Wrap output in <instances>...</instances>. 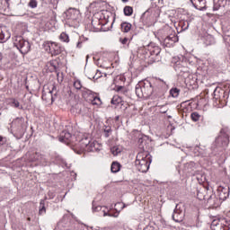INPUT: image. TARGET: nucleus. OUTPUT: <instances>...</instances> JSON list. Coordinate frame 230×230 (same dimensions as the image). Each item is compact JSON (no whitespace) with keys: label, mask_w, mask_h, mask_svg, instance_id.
Returning <instances> with one entry per match:
<instances>
[{"label":"nucleus","mask_w":230,"mask_h":230,"mask_svg":"<svg viewBox=\"0 0 230 230\" xmlns=\"http://www.w3.org/2000/svg\"><path fill=\"white\" fill-rule=\"evenodd\" d=\"M121 31L123 33H128L132 30V24L130 22H124L120 24Z\"/></svg>","instance_id":"b1692460"},{"label":"nucleus","mask_w":230,"mask_h":230,"mask_svg":"<svg viewBox=\"0 0 230 230\" xmlns=\"http://www.w3.org/2000/svg\"><path fill=\"white\" fill-rule=\"evenodd\" d=\"M59 40H61V42H69V35H67L66 32H62L59 35Z\"/></svg>","instance_id":"f704fd0d"},{"label":"nucleus","mask_w":230,"mask_h":230,"mask_svg":"<svg viewBox=\"0 0 230 230\" xmlns=\"http://www.w3.org/2000/svg\"><path fill=\"white\" fill-rule=\"evenodd\" d=\"M94 20L92 21V26H94Z\"/></svg>","instance_id":"680f3d73"},{"label":"nucleus","mask_w":230,"mask_h":230,"mask_svg":"<svg viewBox=\"0 0 230 230\" xmlns=\"http://www.w3.org/2000/svg\"><path fill=\"white\" fill-rule=\"evenodd\" d=\"M207 203L209 208H218L220 206V199H217V195L211 194L207 196Z\"/></svg>","instance_id":"a211bd4d"},{"label":"nucleus","mask_w":230,"mask_h":230,"mask_svg":"<svg viewBox=\"0 0 230 230\" xmlns=\"http://www.w3.org/2000/svg\"><path fill=\"white\" fill-rule=\"evenodd\" d=\"M38 161L40 163H46V158L44 157V155L42 154H40V158L38 159Z\"/></svg>","instance_id":"c03bdc74"},{"label":"nucleus","mask_w":230,"mask_h":230,"mask_svg":"<svg viewBox=\"0 0 230 230\" xmlns=\"http://www.w3.org/2000/svg\"><path fill=\"white\" fill-rule=\"evenodd\" d=\"M160 82H164V81L160 79Z\"/></svg>","instance_id":"69168bd1"},{"label":"nucleus","mask_w":230,"mask_h":230,"mask_svg":"<svg viewBox=\"0 0 230 230\" xmlns=\"http://www.w3.org/2000/svg\"><path fill=\"white\" fill-rule=\"evenodd\" d=\"M111 170L112 173H118V172H119V170H121V164L118 163V162H113L111 164Z\"/></svg>","instance_id":"a878e982"},{"label":"nucleus","mask_w":230,"mask_h":230,"mask_svg":"<svg viewBox=\"0 0 230 230\" xmlns=\"http://www.w3.org/2000/svg\"><path fill=\"white\" fill-rule=\"evenodd\" d=\"M111 152L112 155H118V154H121V149L118 146H113L111 148Z\"/></svg>","instance_id":"4c0bfd02"},{"label":"nucleus","mask_w":230,"mask_h":230,"mask_svg":"<svg viewBox=\"0 0 230 230\" xmlns=\"http://www.w3.org/2000/svg\"><path fill=\"white\" fill-rule=\"evenodd\" d=\"M127 42H128V38H124V39L121 40V44H127Z\"/></svg>","instance_id":"603ef678"},{"label":"nucleus","mask_w":230,"mask_h":230,"mask_svg":"<svg viewBox=\"0 0 230 230\" xmlns=\"http://www.w3.org/2000/svg\"><path fill=\"white\" fill-rule=\"evenodd\" d=\"M148 139V137H142L138 138V147L145 152V150H147L148 148V143L146 142Z\"/></svg>","instance_id":"4be33fe9"},{"label":"nucleus","mask_w":230,"mask_h":230,"mask_svg":"<svg viewBox=\"0 0 230 230\" xmlns=\"http://www.w3.org/2000/svg\"><path fill=\"white\" fill-rule=\"evenodd\" d=\"M50 66L53 67L54 71H57L58 69V63L57 61H50Z\"/></svg>","instance_id":"79ce46f5"},{"label":"nucleus","mask_w":230,"mask_h":230,"mask_svg":"<svg viewBox=\"0 0 230 230\" xmlns=\"http://www.w3.org/2000/svg\"><path fill=\"white\" fill-rule=\"evenodd\" d=\"M11 128L13 132H16V134H19L20 136H22L24 132H26V121L24 120V118L22 117H18L14 119L11 122Z\"/></svg>","instance_id":"0eeeda50"},{"label":"nucleus","mask_w":230,"mask_h":230,"mask_svg":"<svg viewBox=\"0 0 230 230\" xmlns=\"http://www.w3.org/2000/svg\"><path fill=\"white\" fill-rule=\"evenodd\" d=\"M90 102H92V105H102V99L98 96H94L91 98Z\"/></svg>","instance_id":"2f4dec72"},{"label":"nucleus","mask_w":230,"mask_h":230,"mask_svg":"<svg viewBox=\"0 0 230 230\" xmlns=\"http://www.w3.org/2000/svg\"><path fill=\"white\" fill-rule=\"evenodd\" d=\"M71 139H73V135L67 131V129L63 130L59 135V141L66 145H69L71 143Z\"/></svg>","instance_id":"f3484780"},{"label":"nucleus","mask_w":230,"mask_h":230,"mask_svg":"<svg viewBox=\"0 0 230 230\" xmlns=\"http://www.w3.org/2000/svg\"><path fill=\"white\" fill-rule=\"evenodd\" d=\"M73 222H71V216L64 215L54 230H71Z\"/></svg>","instance_id":"1a4fd4ad"},{"label":"nucleus","mask_w":230,"mask_h":230,"mask_svg":"<svg viewBox=\"0 0 230 230\" xmlns=\"http://www.w3.org/2000/svg\"><path fill=\"white\" fill-rule=\"evenodd\" d=\"M229 193H230V188L229 186L226 185L217 187V196L219 198V200H227L229 199Z\"/></svg>","instance_id":"f8f14e48"},{"label":"nucleus","mask_w":230,"mask_h":230,"mask_svg":"<svg viewBox=\"0 0 230 230\" xmlns=\"http://www.w3.org/2000/svg\"><path fill=\"white\" fill-rule=\"evenodd\" d=\"M190 3L196 10L204 11L207 8L206 0H190Z\"/></svg>","instance_id":"aec40b11"},{"label":"nucleus","mask_w":230,"mask_h":230,"mask_svg":"<svg viewBox=\"0 0 230 230\" xmlns=\"http://www.w3.org/2000/svg\"><path fill=\"white\" fill-rule=\"evenodd\" d=\"M96 150H98V142L92 141L89 137H84L80 140L79 146L75 148L74 152L80 155L84 152H96Z\"/></svg>","instance_id":"7ed1b4c3"},{"label":"nucleus","mask_w":230,"mask_h":230,"mask_svg":"<svg viewBox=\"0 0 230 230\" xmlns=\"http://www.w3.org/2000/svg\"><path fill=\"white\" fill-rule=\"evenodd\" d=\"M96 22H98V24H100V20H96Z\"/></svg>","instance_id":"e2e57ef3"},{"label":"nucleus","mask_w":230,"mask_h":230,"mask_svg":"<svg viewBox=\"0 0 230 230\" xmlns=\"http://www.w3.org/2000/svg\"><path fill=\"white\" fill-rule=\"evenodd\" d=\"M102 206H97V207H94V206H93V211H102Z\"/></svg>","instance_id":"de8ad7c7"},{"label":"nucleus","mask_w":230,"mask_h":230,"mask_svg":"<svg viewBox=\"0 0 230 230\" xmlns=\"http://www.w3.org/2000/svg\"><path fill=\"white\" fill-rule=\"evenodd\" d=\"M180 26L181 28L182 31H186L190 28V22L185 21V22H181Z\"/></svg>","instance_id":"c9c22d12"},{"label":"nucleus","mask_w":230,"mask_h":230,"mask_svg":"<svg viewBox=\"0 0 230 230\" xmlns=\"http://www.w3.org/2000/svg\"><path fill=\"white\" fill-rule=\"evenodd\" d=\"M54 157H55V158H52V159H51V162H52V163H57V162L59 161V159H60V156H58V155H54Z\"/></svg>","instance_id":"49530a36"},{"label":"nucleus","mask_w":230,"mask_h":230,"mask_svg":"<svg viewBox=\"0 0 230 230\" xmlns=\"http://www.w3.org/2000/svg\"><path fill=\"white\" fill-rule=\"evenodd\" d=\"M172 217V220H174V222H177V223H181L182 222V220H184V212H182V208H181L180 204L176 205Z\"/></svg>","instance_id":"ddd939ff"},{"label":"nucleus","mask_w":230,"mask_h":230,"mask_svg":"<svg viewBox=\"0 0 230 230\" xmlns=\"http://www.w3.org/2000/svg\"><path fill=\"white\" fill-rule=\"evenodd\" d=\"M10 104L11 107H14V109H20V111L22 109V106H21V103L16 99H11Z\"/></svg>","instance_id":"7c9ffc66"},{"label":"nucleus","mask_w":230,"mask_h":230,"mask_svg":"<svg viewBox=\"0 0 230 230\" xmlns=\"http://www.w3.org/2000/svg\"><path fill=\"white\" fill-rule=\"evenodd\" d=\"M230 129L229 128H223L219 136L216 138L215 142L211 146V155H217L219 152H222L227 145H229Z\"/></svg>","instance_id":"f257e3e1"},{"label":"nucleus","mask_w":230,"mask_h":230,"mask_svg":"<svg viewBox=\"0 0 230 230\" xmlns=\"http://www.w3.org/2000/svg\"><path fill=\"white\" fill-rule=\"evenodd\" d=\"M122 3H128V0H121Z\"/></svg>","instance_id":"052dcab7"},{"label":"nucleus","mask_w":230,"mask_h":230,"mask_svg":"<svg viewBox=\"0 0 230 230\" xmlns=\"http://www.w3.org/2000/svg\"><path fill=\"white\" fill-rule=\"evenodd\" d=\"M167 111H168V109L166 108L165 105L161 106V108H160V112H161L162 114H166Z\"/></svg>","instance_id":"37998d69"},{"label":"nucleus","mask_w":230,"mask_h":230,"mask_svg":"<svg viewBox=\"0 0 230 230\" xmlns=\"http://www.w3.org/2000/svg\"><path fill=\"white\" fill-rule=\"evenodd\" d=\"M121 89H123V86H118L117 87V92L119 93V91H121Z\"/></svg>","instance_id":"5fc2aeb1"},{"label":"nucleus","mask_w":230,"mask_h":230,"mask_svg":"<svg viewBox=\"0 0 230 230\" xmlns=\"http://www.w3.org/2000/svg\"><path fill=\"white\" fill-rule=\"evenodd\" d=\"M175 42H179V37L175 32L164 39V46H165V48H172Z\"/></svg>","instance_id":"4468645a"},{"label":"nucleus","mask_w":230,"mask_h":230,"mask_svg":"<svg viewBox=\"0 0 230 230\" xmlns=\"http://www.w3.org/2000/svg\"><path fill=\"white\" fill-rule=\"evenodd\" d=\"M111 105H123V99L119 95H114L111 101Z\"/></svg>","instance_id":"393cba45"},{"label":"nucleus","mask_w":230,"mask_h":230,"mask_svg":"<svg viewBox=\"0 0 230 230\" xmlns=\"http://www.w3.org/2000/svg\"><path fill=\"white\" fill-rule=\"evenodd\" d=\"M79 14L80 11L75 8H69L66 12H65L66 19H67V21H76Z\"/></svg>","instance_id":"dca6fc26"},{"label":"nucleus","mask_w":230,"mask_h":230,"mask_svg":"<svg viewBox=\"0 0 230 230\" xmlns=\"http://www.w3.org/2000/svg\"><path fill=\"white\" fill-rule=\"evenodd\" d=\"M39 215H46V201L44 199L40 201Z\"/></svg>","instance_id":"c756f323"},{"label":"nucleus","mask_w":230,"mask_h":230,"mask_svg":"<svg viewBox=\"0 0 230 230\" xmlns=\"http://www.w3.org/2000/svg\"><path fill=\"white\" fill-rule=\"evenodd\" d=\"M146 55L149 58V63L154 64V62H160L161 61V48L159 46H149L148 51Z\"/></svg>","instance_id":"6e6552de"},{"label":"nucleus","mask_w":230,"mask_h":230,"mask_svg":"<svg viewBox=\"0 0 230 230\" xmlns=\"http://www.w3.org/2000/svg\"><path fill=\"white\" fill-rule=\"evenodd\" d=\"M38 4H38L37 0H31L29 2L30 8H37Z\"/></svg>","instance_id":"ea45409f"},{"label":"nucleus","mask_w":230,"mask_h":230,"mask_svg":"<svg viewBox=\"0 0 230 230\" xmlns=\"http://www.w3.org/2000/svg\"><path fill=\"white\" fill-rule=\"evenodd\" d=\"M103 217H114L116 218V217H118V215H113V214H111V213L103 210Z\"/></svg>","instance_id":"a18cd8bd"},{"label":"nucleus","mask_w":230,"mask_h":230,"mask_svg":"<svg viewBox=\"0 0 230 230\" xmlns=\"http://www.w3.org/2000/svg\"><path fill=\"white\" fill-rule=\"evenodd\" d=\"M136 94L138 98H150L155 91L149 81L139 82L135 88Z\"/></svg>","instance_id":"20e7f679"},{"label":"nucleus","mask_w":230,"mask_h":230,"mask_svg":"<svg viewBox=\"0 0 230 230\" xmlns=\"http://www.w3.org/2000/svg\"><path fill=\"white\" fill-rule=\"evenodd\" d=\"M13 46L17 48L22 55H28L31 49L30 41L24 40L22 36H15L13 40Z\"/></svg>","instance_id":"423d86ee"},{"label":"nucleus","mask_w":230,"mask_h":230,"mask_svg":"<svg viewBox=\"0 0 230 230\" xmlns=\"http://www.w3.org/2000/svg\"><path fill=\"white\" fill-rule=\"evenodd\" d=\"M74 87L75 89H76L77 91H80V89H82V82L80 80H75L74 82Z\"/></svg>","instance_id":"58836bf2"},{"label":"nucleus","mask_w":230,"mask_h":230,"mask_svg":"<svg viewBox=\"0 0 230 230\" xmlns=\"http://www.w3.org/2000/svg\"><path fill=\"white\" fill-rule=\"evenodd\" d=\"M77 48H82V41H79L76 45Z\"/></svg>","instance_id":"6e6d98bb"},{"label":"nucleus","mask_w":230,"mask_h":230,"mask_svg":"<svg viewBox=\"0 0 230 230\" xmlns=\"http://www.w3.org/2000/svg\"><path fill=\"white\" fill-rule=\"evenodd\" d=\"M211 230H230L229 226L223 225L219 220H213L210 225Z\"/></svg>","instance_id":"6ab92c4d"},{"label":"nucleus","mask_w":230,"mask_h":230,"mask_svg":"<svg viewBox=\"0 0 230 230\" xmlns=\"http://www.w3.org/2000/svg\"><path fill=\"white\" fill-rule=\"evenodd\" d=\"M213 94L216 105H218V107H226V105H227V99L229 98L228 92L220 87H217Z\"/></svg>","instance_id":"39448f33"},{"label":"nucleus","mask_w":230,"mask_h":230,"mask_svg":"<svg viewBox=\"0 0 230 230\" xmlns=\"http://www.w3.org/2000/svg\"><path fill=\"white\" fill-rule=\"evenodd\" d=\"M180 93H181V90L179 88H172L170 90V94L172 98H178Z\"/></svg>","instance_id":"72a5a7b5"},{"label":"nucleus","mask_w":230,"mask_h":230,"mask_svg":"<svg viewBox=\"0 0 230 230\" xmlns=\"http://www.w3.org/2000/svg\"><path fill=\"white\" fill-rule=\"evenodd\" d=\"M190 119H192L195 123L197 121H200V119H204V116L199 114V112L194 111L190 114Z\"/></svg>","instance_id":"cd10ccee"},{"label":"nucleus","mask_w":230,"mask_h":230,"mask_svg":"<svg viewBox=\"0 0 230 230\" xmlns=\"http://www.w3.org/2000/svg\"><path fill=\"white\" fill-rule=\"evenodd\" d=\"M196 164L194 162H189L187 164H183V172L184 173H191L193 174V172H195Z\"/></svg>","instance_id":"412c9836"},{"label":"nucleus","mask_w":230,"mask_h":230,"mask_svg":"<svg viewBox=\"0 0 230 230\" xmlns=\"http://www.w3.org/2000/svg\"><path fill=\"white\" fill-rule=\"evenodd\" d=\"M151 163L152 159L150 158V155H148L146 152H140L137 155L135 166L138 172L146 173L150 168Z\"/></svg>","instance_id":"f03ea898"},{"label":"nucleus","mask_w":230,"mask_h":230,"mask_svg":"<svg viewBox=\"0 0 230 230\" xmlns=\"http://www.w3.org/2000/svg\"><path fill=\"white\" fill-rule=\"evenodd\" d=\"M98 73H99V75H102V72L97 70L96 75L93 76V78H95L96 80H98V78H100V75H98Z\"/></svg>","instance_id":"8fccbe9b"},{"label":"nucleus","mask_w":230,"mask_h":230,"mask_svg":"<svg viewBox=\"0 0 230 230\" xmlns=\"http://www.w3.org/2000/svg\"><path fill=\"white\" fill-rule=\"evenodd\" d=\"M119 205H121L122 203H118ZM123 206L121 207V209H125V208H127V205H125V203L122 204Z\"/></svg>","instance_id":"864d4df0"},{"label":"nucleus","mask_w":230,"mask_h":230,"mask_svg":"<svg viewBox=\"0 0 230 230\" xmlns=\"http://www.w3.org/2000/svg\"><path fill=\"white\" fill-rule=\"evenodd\" d=\"M124 12V15H126V17H130V15H132V13H134V8H132V6L130 5H126L123 9Z\"/></svg>","instance_id":"c85d7f7f"},{"label":"nucleus","mask_w":230,"mask_h":230,"mask_svg":"<svg viewBox=\"0 0 230 230\" xmlns=\"http://www.w3.org/2000/svg\"><path fill=\"white\" fill-rule=\"evenodd\" d=\"M49 53L52 56L57 57V55H60V53H63V51H65L66 49L58 45V43L57 42L50 41L49 42Z\"/></svg>","instance_id":"9b49d317"},{"label":"nucleus","mask_w":230,"mask_h":230,"mask_svg":"<svg viewBox=\"0 0 230 230\" xmlns=\"http://www.w3.org/2000/svg\"><path fill=\"white\" fill-rule=\"evenodd\" d=\"M93 4H91V6H93Z\"/></svg>","instance_id":"0e129e2a"},{"label":"nucleus","mask_w":230,"mask_h":230,"mask_svg":"<svg viewBox=\"0 0 230 230\" xmlns=\"http://www.w3.org/2000/svg\"><path fill=\"white\" fill-rule=\"evenodd\" d=\"M52 91H49V94L50 95V97H51V102H55V96H53V94H52Z\"/></svg>","instance_id":"3c124183"},{"label":"nucleus","mask_w":230,"mask_h":230,"mask_svg":"<svg viewBox=\"0 0 230 230\" xmlns=\"http://www.w3.org/2000/svg\"><path fill=\"white\" fill-rule=\"evenodd\" d=\"M163 94H164V92H161L157 96H163Z\"/></svg>","instance_id":"bf43d9fd"},{"label":"nucleus","mask_w":230,"mask_h":230,"mask_svg":"<svg viewBox=\"0 0 230 230\" xmlns=\"http://www.w3.org/2000/svg\"><path fill=\"white\" fill-rule=\"evenodd\" d=\"M141 22H143L144 26L146 28H150L154 24V17L150 15L148 11H146L140 17Z\"/></svg>","instance_id":"2eb2a0df"},{"label":"nucleus","mask_w":230,"mask_h":230,"mask_svg":"<svg viewBox=\"0 0 230 230\" xmlns=\"http://www.w3.org/2000/svg\"><path fill=\"white\" fill-rule=\"evenodd\" d=\"M198 199L199 200H207L208 195H202V192L198 191Z\"/></svg>","instance_id":"a19ab883"},{"label":"nucleus","mask_w":230,"mask_h":230,"mask_svg":"<svg viewBox=\"0 0 230 230\" xmlns=\"http://www.w3.org/2000/svg\"><path fill=\"white\" fill-rule=\"evenodd\" d=\"M82 94L84 100H89V101H91V99L93 98L94 96V93H93V91L85 88L82 89Z\"/></svg>","instance_id":"5701e85b"},{"label":"nucleus","mask_w":230,"mask_h":230,"mask_svg":"<svg viewBox=\"0 0 230 230\" xmlns=\"http://www.w3.org/2000/svg\"><path fill=\"white\" fill-rule=\"evenodd\" d=\"M4 143H6V140H4V138H3V137L0 136V146H3Z\"/></svg>","instance_id":"09e8293b"},{"label":"nucleus","mask_w":230,"mask_h":230,"mask_svg":"<svg viewBox=\"0 0 230 230\" xmlns=\"http://www.w3.org/2000/svg\"><path fill=\"white\" fill-rule=\"evenodd\" d=\"M8 39H10V34H5L4 31H3V28L0 27V44L6 42Z\"/></svg>","instance_id":"bb28decb"},{"label":"nucleus","mask_w":230,"mask_h":230,"mask_svg":"<svg viewBox=\"0 0 230 230\" xmlns=\"http://www.w3.org/2000/svg\"><path fill=\"white\" fill-rule=\"evenodd\" d=\"M115 121H119V116L115 117Z\"/></svg>","instance_id":"4d7b16f0"},{"label":"nucleus","mask_w":230,"mask_h":230,"mask_svg":"<svg viewBox=\"0 0 230 230\" xmlns=\"http://www.w3.org/2000/svg\"><path fill=\"white\" fill-rule=\"evenodd\" d=\"M185 63L182 61H177L174 64V71L177 73L178 76H188V73H190V69L188 66L184 65Z\"/></svg>","instance_id":"9d476101"},{"label":"nucleus","mask_w":230,"mask_h":230,"mask_svg":"<svg viewBox=\"0 0 230 230\" xmlns=\"http://www.w3.org/2000/svg\"><path fill=\"white\" fill-rule=\"evenodd\" d=\"M103 131H104V137H109V136L112 134V128H111V126H105V128H103Z\"/></svg>","instance_id":"e433bc0d"},{"label":"nucleus","mask_w":230,"mask_h":230,"mask_svg":"<svg viewBox=\"0 0 230 230\" xmlns=\"http://www.w3.org/2000/svg\"><path fill=\"white\" fill-rule=\"evenodd\" d=\"M3 60V53H0V62Z\"/></svg>","instance_id":"13d9d810"},{"label":"nucleus","mask_w":230,"mask_h":230,"mask_svg":"<svg viewBox=\"0 0 230 230\" xmlns=\"http://www.w3.org/2000/svg\"><path fill=\"white\" fill-rule=\"evenodd\" d=\"M40 157V153L39 152L32 153L29 157V161H31L33 163L35 161H39Z\"/></svg>","instance_id":"473e14b6"}]
</instances>
